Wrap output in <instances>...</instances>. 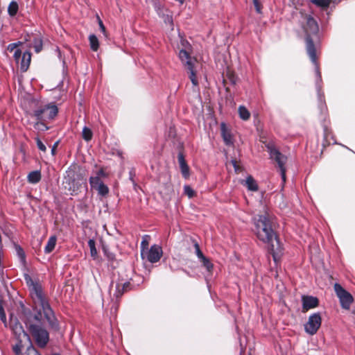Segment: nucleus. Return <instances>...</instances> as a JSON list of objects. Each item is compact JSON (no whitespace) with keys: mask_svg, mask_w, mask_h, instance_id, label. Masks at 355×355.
<instances>
[{"mask_svg":"<svg viewBox=\"0 0 355 355\" xmlns=\"http://www.w3.org/2000/svg\"><path fill=\"white\" fill-rule=\"evenodd\" d=\"M303 21L302 28L304 33L305 47L306 53L315 68L317 75L320 77L318 55L320 54V41L319 38V26L316 20L311 15L300 11Z\"/></svg>","mask_w":355,"mask_h":355,"instance_id":"nucleus-1","label":"nucleus"},{"mask_svg":"<svg viewBox=\"0 0 355 355\" xmlns=\"http://www.w3.org/2000/svg\"><path fill=\"white\" fill-rule=\"evenodd\" d=\"M179 42L181 49L179 51V59L188 78L193 86H198V73L200 65L196 56L192 55L193 51L191 44L188 40L179 35Z\"/></svg>","mask_w":355,"mask_h":355,"instance_id":"nucleus-2","label":"nucleus"},{"mask_svg":"<svg viewBox=\"0 0 355 355\" xmlns=\"http://www.w3.org/2000/svg\"><path fill=\"white\" fill-rule=\"evenodd\" d=\"M254 231L261 241L270 245V250L273 252L274 245L272 241L275 239L279 243V241L275 231V223L271 218L267 214L259 216L258 219L254 223Z\"/></svg>","mask_w":355,"mask_h":355,"instance_id":"nucleus-3","label":"nucleus"},{"mask_svg":"<svg viewBox=\"0 0 355 355\" xmlns=\"http://www.w3.org/2000/svg\"><path fill=\"white\" fill-rule=\"evenodd\" d=\"M27 278H28L29 281L31 282V296L34 302L35 309L37 311L34 315V319L37 321H40L42 320V311L46 320L50 323H52L54 318L53 313L46 300L41 286L35 284L29 277L27 276L26 279Z\"/></svg>","mask_w":355,"mask_h":355,"instance_id":"nucleus-4","label":"nucleus"},{"mask_svg":"<svg viewBox=\"0 0 355 355\" xmlns=\"http://www.w3.org/2000/svg\"><path fill=\"white\" fill-rule=\"evenodd\" d=\"M66 173L62 185L64 189L69 192L77 191L85 181V171L78 164L71 165Z\"/></svg>","mask_w":355,"mask_h":355,"instance_id":"nucleus-5","label":"nucleus"},{"mask_svg":"<svg viewBox=\"0 0 355 355\" xmlns=\"http://www.w3.org/2000/svg\"><path fill=\"white\" fill-rule=\"evenodd\" d=\"M25 323L30 334L35 338L37 344L40 347H44L49 340L48 332L40 326L33 324L31 318H27Z\"/></svg>","mask_w":355,"mask_h":355,"instance_id":"nucleus-6","label":"nucleus"},{"mask_svg":"<svg viewBox=\"0 0 355 355\" xmlns=\"http://www.w3.org/2000/svg\"><path fill=\"white\" fill-rule=\"evenodd\" d=\"M266 146L270 154V158L277 163V165L279 168L283 182H286L285 164L287 161L286 156L283 155L278 149H277L272 143L267 144Z\"/></svg>","mask_w":355,"mask_h":355,"instance_id":"nucleus-7","label":"nucleus"},{"mask_svg":"<svg viewBox=\"0 0 355 355\" xmlns=\"http://www.w3.org/2000/svg\"><path fill=\"white\" fill-rule=\"evenodd\" d=\"M334 289L336 296L339 299L341 307L343 309L349 310L354 302V297L352 294L338 283H336L334 285Z\"/></svg>","mask_w":355,"mask_h":355,"instance_id":"nucleus-8","label":"nucleus"},{"mask_svg":"<svg viewBox=\"0 0 355 355\" xmlns=\"http://www.w3.org/2000/svg\"><path fill=\"white\" fill-rule=\"evenodd\" d=\"M58 108L54 105L40 107L34 111V116L40 121L53 119L58 114Z\"/></svg>","mask_w":355,"mask_h":355,"instance_id":"nucleus-9","label":"nucleus"},{"mask_svg":"<svg viewBox=\"0 0 355 355\" xmlns=\"http://www.w3.org/2000/svg\"><path fill=\"white\" fill-rule=\"evenodd\" d=\"M322 324V318L320 313H315L309 317L307 322L304 324V330L309 335L317 333Z\"/></svg>","mask_w":355,"mask_h":355,"instance_id":"nucleus-10","label":"nucleus"},{"mask_svg":"<svg viewBox=\"0 0 355 355\" xmlns=\"http://www.w3.org/2000/svg\"><path fill=\"white\" fill-rule=\"evenodd\" d=\"M10 328L17 340H25L28 344H31V338L25 332L22 325L17 320H11Z\"/></svg>","mask_w":355,"mask_h":355,"instance_id":"nucleus-11","label":"nucleus"},{"mask_svg":"<svg viewBox=\"0 0 355 355\" xmlns=\"http://www.w3.org/2000/svg\"><path fill=\"white\" fill-rule=\"evenodd\" d=\"M302 312H306L309 309L315 308L319 305V300L311 295H303L302 297Z\"/></svg>","mask_w":355,"mask_h":355,"instance_id":"nucleus-12","label":"nucleus"},{"mask_svg":"<svg viewBox=\"0 0 355 355\" xmlns=\"http://www.w3.org/2000/svg\"><path fill=\"white\" fill-rule=\"evenodd\" d=\"M179 168L182 177L188 180L190 178V168L180 152H179Z\"/></svg>","mask_w":355,"mask_h":355,"instance_id":"nucleus-13","label":"nucleus"},{"mask_svg":"<svg viewBox=\"0 0 355 355\" xmlns=\"http://www.w3.org/2000/svg\"><path fill=\"white\" fill-rule=\"evenodd\" d=\"M162 254V248L158 245H153L148 253L147 259L150 262L155 263L160 259Z\"/></svg>","mask_w":355,"mask_h":355,"instance_id":"nucleus-14","label":"nucleus"},{"mask_svg":"<svg viewBox=\"0 0 355 355\" xmlns=\"http://www.w3.org/2000/svg\"><path fill=\"white\" fill-rule=\"evenodd\" d=\"M130 286V283L126 282L123 284H116L114 286L113 284L111 286L110 293L113 291V295L116 298L120 297L125 291L128 290Z\"/></svg>","mask_w":355,"mask_h":355,"instance_id":"nucleus-15","label":"nucleus"},{"mask_svg":"<svg viewBox=\"0 0 355 355\" xmlns=\"http://www.w3.org/2000/svg\"><path fill=\"white\" fill-rule=\"evenodd\" d=\"M221 135L225 144L227 146L233 144L232 135L230 130L227 128L225 123H222L220 125Z\"/></svg>","mask_w":355,"mask_h":355,"instance_id":"nucleus-16","label":"nucleus"},{"mask_svg":"<svg viewBox=\"0 0 355 355\" xmlns=\"http://www.w3.org/2000/svg\"><path fill=\"white\" fill-rule=\"evenodd\" d=\"M242 184L245 186L249 191H257L259 190L257 182L252 175H248L245 182H242Z\"/></svg>","mask_w":355,"mask_h":355,"instance_id":"nucleus-17","label":"nucleus"},{"mask_svg":"<svg viewBox=\"0 0 355 355\" xmlns=\"http://www.w3.org/2000/svg\"><path fill=\"white\" fill-rule=\"evenodd\" d=\"M31 60V54L29 51L24 53L20 64V69L22 71H26L29 67Z\"/></svg>","mask_w":355,"mask_h":355,"instance_id":"nucleus-18","label":"nucleus"},{"mask_svg":"<svg viewBox=\"0 0 355 355\" xmlns=\"http://www.w3.org/2000/svg\"><path fill=\"white\" fill-rule=\"evenodd\" d=\"M309 2L315 5L322 10H326L333 2L332 0H309Z\"/></svg>","mask_w":355,"mask_h":355,"instance_id":"nucleus-19","label":"nucleus"},{"mask_svg":"<svg viewBox=\"0 0 355 355\" xmlns=\"http://www.w3.org/2000/svg\"><path fill=\"white\" fill-rule=\"evenodd\" d=\"M331 132L326 125H324V138L322 141V148L321 154L323 153L324 150L330 145V142L328 141V138L331 136Z\"/></svg>","mask_w":355,"mask_h":355,"instance_id":"nucleus-20","label":"nucleus"},{"mask_svg":"<svg viewBox=\"0 0 355 355\" xmlns=\"http://www.w3.org/2000/svg\"><path fill=\"white\" fill-rule=\"evenodd\" d=\"M57 241V238L55 236H52L49 238L47 245L45 247V252L50 253L55 248V244Z\"/></svg>","mask_w":355,"mask_h":355,"instance_id":"nucleus-21","label":"nucleus"},{"mask_svg":"<svg viewBox=\"0 0 355 355\" xmlns=\"http://www.w3.org/2000/svg\"><path fill=\"white\" fill-rule=\"evenodd\" d=\"M238 110H239V117L241 119H243L244 121H247L250 119V113L245 106L240 105L239 107Z\"/></svg>","mask_w":355,"mask_h":355,"instance_id":"nucleus-22","label":"nucleus"},{"mask_svg":"<svg viewBox=\"0 0 355 355\" xmlns=\"http://www.w3.org/2000/svg\"><path fill=\"white\" fill-rule=\"evenodd\" d=\"M90 48L92 51H96L99 48V41L95 35L89 37Z\"/></svg>","mask_w":355,"mask_h":355,"instance_id":"nucleus-23","label":"nucleus"},{"mask_svg":"<svg viewBox=\"0 0 355 355\" xmlns=\"http://www.w3.org/2000/svg\"><path fill=\"white\" fill-rule=\"evenodd\" d=\"M28 181L31 183H37L41 179V174L40 171H33L29 173L28 176Z\"/></svg>","mask_w":355,"mask_h":355,"instance_id":"nucleus-24","label":"nucleus"},{"mask_svg":"<svg viewBox=\"0 0 355 355\" xmlns=\"http://www.w3.org/2000/svg\"><path fill=\"white\" fill-rule=\"evenodd\" d=\"M24 343H26V341L25 340H17V343L13 346L12 349L17 355L21 354V349L24 347Z\"/></svg>","mask_w":355,"mask_h":355,"instance_id":"nucleus-25","label":"nucleus"},{"mask_svg":"<svg viewBox=\"0 0 355 355\" xmlns=\"http://www.w3.org/2000/svg\"><path fill=\"white\" fill-rule=\"evenodd\" d=\"M18 4L16 1H12L8 8V13L10 16H14L17 14L18 11Z\"/></svg>","mask_w":355,"mask_h":355,"instance_id":"nucleus-26","label":"nucleus"},{"mask_svg":"<svg viewBox=\"0 0 355 355\" xmlns=\"http://www.w3.org/2000/svg\"><path fill=\"white\" fill-rule=\"evenodd\" d=\"M92 135H93L92 131L89 128L85 127L83 128V132H82V136H83V138L85 141H90L92 138Z\"/></svg>","mask_w":355,"mask_h":355,"instance_id":"nucleus-27","label":"nucleus"},{"mask_svg":"<svg viewBox=\"0 0 355 355\" xmlns=\"http://www.w3.org/2000/svg\"><path fill=\"white\" fill-rule=\"evenodd\" d=\"M203 266L209 271L211 272L213 269L214 265L210 260L205 256L200 259Z\"/></svg>","mask_w":355,"mask_h":355,"instance_id":"nucleus-28","label":"nucleus"},{"mask_svg":"<svg viewBox=\"0 0 355 355\" xmlns=\"http://www.w3.org/2000/svg\"><path fill=\"white\" fill-rule=\"evenodd\" d=\"M95 189L97 190L98 194H100L103 196H106L109 192L108 187L106 185H105L103 183L98 185V187H97Z\"/></svg>","mask_w":355,"mask_h":355,"instance_id":"nucleus-29","label":"nucleus"},{"mask_svg":"<svg viewBox=\"0 0 355 355\" xmlns=\"http://www.w3.org/2000/svg\"><path fill=\"white\" fill-rule=\"evenodd\" d=\"M33 47L37 53H39L42 49V41L40 37H35L33 41Z\"/></svg>","mask_w":355,"mask_h":355,"instance_id":"nucleus-30","label":"nucleus"},{"mask_svg":"<svg viewBox=\"0 0 355 355\" xmlns=\"http://www.w3.org/2000/svg\"><path fill=\"white\" fill-rule=\"evenodd\" d=\"M88 245L90 249L91 256L95 259L97 256V250L95 246V241L93 239H90L88 241Z\"/></svg>","mask_w":355,"mask_h":355,"instance_id":"nucleus-31","label":"nucleus"},{"mask_svg":"<svg viewBox=\"0 0 355 355\" xmlns=\"http://www.w3.org/2000/svg\"><path fill=\"white\" fill-rule=\"evenodd\" d=\"M184 194L191 198L196 195V193L190 186L185 185L184 187Z\"/></svg>","mask_w":355,"mask_h":355,"instance_id":"nucleus-32","label":"nucleus"},{"mask_svg":"<svg viewBox=\"0 0 355 355\" xmlns=\"http://www.w3.org/2000/svg\"><path fill=\"white\" fill-rule=\"evenodd\" d=\"M103 182L101 181L98 176L97 177H92L90 178V184L92 188L96 189L98 185L101 184Z\"/></svg>","mask_w":355,"mask_h":355,"instance_id":"nucleus-33","label":"nucleus"},{"mask_svg":"<svg viewBox=\"0 0 355 355\" xmlns=\"http://www.w3.org/2000/svg\"><path fill=\"white\" fill-rule=\"evenodd\" d=\"M0 319L6 325V316L3 309V302L1 300H0Z\"/></svg>","mask_w":355,"mask_h":355,"instance_id":"nucleus-34","label":"nucleus"},{"mask_svg":"<svg viewBox=\"0 0 355 355\" xmlns=\"http://www.w3.org/2000/svg\"><path fill=\"white\" fill-rule=\"evenodd\" d=\"M25 355H40V354L33 347L32 342L28 344Z\"/></svg>","mask_w":355,"mask_h":355,"instance_id":"nucleus-35","label":"nucleus"},{"mask_svg":"<svg viewBox=\"0 0 355 355\" xmlns=\"http://www.w3.org/2000/svg\"><path fill=\"white\" fill-rule=\"evenodd\" d=\"M164 19L166 24H168L169 30L173 31L174 30V25L171 16H170L169 15H164Z\"/></svg>","mask_w":355,"mask_h":355,"instance_id":"nucleus-36","label":"nucleus"},{"mask_svg":"<svg viewBox=\"0 0 355 355\" xmlns=\"http://www.w3.org/2000/svg\"><path fill=\"white\" fill-rule=\"evenodd\" d=\"M15 248H16L18 256L21 259V262L24 264L26 256H25V253H24L23 249L19 245H16Z\"/></svg>","mask_w":355,"mask_h":355,"instance_id":"nucleus-37","label":"nucleus"},{"mask_svg":"<svg viewBox=\"0 0 355 355\" xmlns=\"http://www.w3.org/2000/svg\"><path fill=\"white\" fill-rule=\"evenodd\" d=\"M227 77L228 80L232 85H235L236 83V76L233 72H227Z\"/></svg>","mask_w":355,"mask_h":355,"instance_id":"nucleus-38","label":"nucleus"},{"mask_svg":"<svg viewBox=\"0 0 355 355\" xmlns=\"http://www.w3.org/2000/svg\"><path fill=\"white\" fill-rule=\"evenodd\" d=\"M194 248H195V250H196V254L200 259H201L202 257H205V255L202 252V251L200 248V246L197 242H196L194 243Z\"/></svg>","mask_w":355,"mask_h":355,"instance_id":"nucleus-39","label":"nucleus"},{"mask_svg":"<svg viewBox=\"0 0 355 355\" xmlns=\"http://www.w3.org/2000/svg\"><path fill=\"white\" fill-rule=\"evenodd\" d=\"M35 128L40 131H44L49 129V128L46 126V125L44 123L42 122H37L35 124Z\"/></svg>","mask_w":355,"mask_h":355,"instance_id":"nucleus-40","label":"nucleus"},{"mask_svg":"<svg viewBox=\"0 0 355 355\" xmlns=\"http://www.w3.org/2000/svg\"><path fill=\"white\" fill-rule=\"evenodd\" d=\"M255 10L258 13H261L262 5L259 0H252Z\"/></svg>","mask_w":355,"mask_h":355,"instance_id":"nucleus-41","label":"nucleus"},{"mask_svg":"<svg viewBox=\"0 0 355 355\" xmlns=\"http://www.w3.org/2000/svg\"><path fill=\"white\" fill-rule=\"evenodd\" d=\"M231 162L234 168L236 173H239L242 171L241 166L238 164V162L236 159L232 160Z\"/></svg>","mask_w":355,"mask_h":355,"instance_id":"nucleus-42","label":"nucleus"},{"mask_svg":"<svg viewBox=\"0 0 355 355\" xmlns=\"http://www.w3.org/2000/svg\"><path fill=\"white\" fill-rule=\"evenodd\" d=\"M320 110H321V114H323L324 116V121L326 120V114H327V105L324 103H322V101L320 102Z\"/></svg>","mask_w":355,"mask_h":355,"instance_id":"nucleus-43","label":"nucleus"},{"mask_svg":"<svg viewBox=\"0 0 355 355\" xmlns=\"http://www.w3.org/2000/svg\"><path fill=\"white\" fill-rule=\"evenodd\" d=\"M36 142L37 147L40 150L43 152H45L46 150L45 145L42 142V141L39 138H36Z\"/></svg>","mask_w":355,"mask_h":355,"instance_id":"nucleus-44","label":"nucleus"},{"mask_svg":"<svg viewBox=\"0 0 355 355\" xmlns=\"http://www.w3.org/2000/svg\"><path fill=\"white\" fill-rule=\"evenodd\" d=\"M98 24H99V27H100L101 31L103 32V33L104 34V35L105 37H107V33L106 31L105 27L104 24H103V21L101 20V19L99 17H98Z\"/></svg>","mask_w":355,"mask_h":355,"instance_id":"nucleus-45","label":"nucleus"},{"mask_svg":"<svg viewBox=\"0 0 355 355\" xmlns=\"http://www.w3.org/2000/svg\"><path fill=\"white\" fill-rule=\"evenodd\" d=\"M21 50L19 49H16L15 51V53H14V58H15V60L17 61V62H19V58H21Z\"/></svg>","mask_w":355,"mask_h":355,"instance_id":"nucleus-46","label":"nucleus"},{"mask_svg":"<svg viewBox=\"0 0 355 355\" xmlns=\"http://www.w3.org/2000/svg\"><path fill=\"white\" fill-rule=\"evenodd\" d=\"M17 48V44H15L13 43V44H10L8 46L7 50L9 51L10 52H12Z\"/></svg>","mask_w":355,"mask_h":355,"instance_id":"nucleus-47","label":"nucleus"},{"mask_svg":"<svg viewBox=\"0 0 355 355\" xmlns=\"http://www.w3.org/2000/svg\"><path fill=\"white\" fill-rule=\"evenodd\" d=\"M148 241L146 239L143 240L141 242V248H142V252L144 251L145 249H148Z\"/></svg>","mask_w":355,"mask_h":355,"instance_id":"nucleus-48","label":"nucleus"},{"mask_svg":"<svg viewBox=\"0 0 355 355\" xmlns=\"http://www.w3.org/2000/svg\"><path fill=\"white\" fill-rule=\"evenodd\" d=\"M58 145V142H56L52 147V149H51V153H52V155H54L55 153V150H56V148Z\"/></svg>","mask_w":355,"mask_h":355,"instance_id":"nucleus-49","label":"nucleus"},{"mask_svg":"<svg viewBox=\"0 0 355 355\" xmlns=\"http://www.w3.org/2000/svg\"><path fill=\"white\" fill-rule=\"evenodd\" d=\"M21 308L23 309V313L24 315H27L28 313H30V311L29 310H26L24 307V304H21Z\"/></svg>","mask_w":355,"mask_h":355,"instance_id":"nucleus-50","label":"nucleus"},{"mask_svg":"<svg viewBox=\"0 0 355 355\" xmlns=\"http://www.w3.org/2000/svg\"><path fill=\"white\" fill-rule=\"evenodd\" d=\"M97 174H98V176H100V175L101 176H105V172H104L103 169L99 170V171L98 172Z\"/></svg>","mask_w":355,"mask_h":355,"instance_id":"nucleus-51","label":"nucleus"},{"mask_svg":"<svg viewBox=\"0 0 355 355\" xmlns=\"http://www.w3.org/2000/svg\"><path fill=\"white\" fill-rule=\"evenodd\" d=\"M169 135L175 137V130L171 129L170 132H169Z\"/></svg>","mask_w":355,"mask_h":355,"instance_id":"nucleus-52","label":"nucleus"},{"mask_svg":"<svg viewBox=\"0 0 355 355\" xmlns=\"http://www.w3.org/2000/svg\"><path fill=\"white\" fill-rule=\"evenodd\" d=\"M31 40V37L29 35H27L26 38H25V40L27 42V41H29Z\"/></svg>","mask_w":355,"mask_h":355,"instance_id":"nucleus-53","label":"nucleus"},{"mask_svg":"<svg viewBox=\"0 0 355 355\" xmlns=\"http://www.w3.org/2000/svg\"><path fill=\"white\" fill-rule=\"evenodd\" d=\"M15 44H17V47L21 46L23 43L21 42H19L17 43H15Z\"/></svg>","mask_w":355,"mask_h":355,"instance_id":"nucleus-54","label":"nucleus"},{"mask_svg":"<svg viewBox=\"0 0 355 355\" xmlns=\"http://www.w3.org/2000/svg\"><path fill=\"white\" fill-rule=\"evenodd\" d=\"M185 0H179V4H183Z\"/></svg>","mask_w":355,"mask_h":355,"instance_id":"nucleus-55","label":"nucleus"}]
</instances>
